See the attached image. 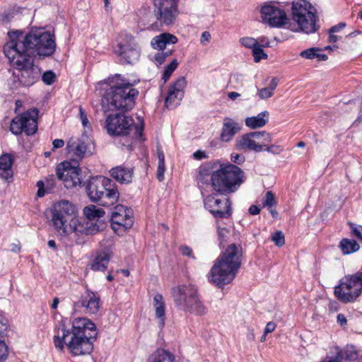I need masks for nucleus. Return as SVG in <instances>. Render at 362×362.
I'll return each instance as SVG.
<instances>
[{
	"instance_id": "69168bd1",
	"label": "nucleus",
	"mask_w": 362,
	"mask_h": 362,
	"mask_svg": "<svg viewBox=\"0 0 362 362\" xmlns=\"http://www.w3.org/2000/svg\"><path fill=\"white\" fill-rule=\"evenodd\" d=\"M240 96V95L237 92H229L228 93V97L233 100H235Z\"/></svg>"
},
{
	"instance_id": "4468645a",
	"label": "nucleus",
	"mask_w": 362,
	"mask_h": 362,
	"mask_svg": "<svg viewBox=\"0 0 362 362\" xmlns=\"http://www.w3.org/2000/svg\"><path fill=\"white\" fill-rule=\"evenodd\" d=\"M115 53L123 63L133 64L140 57L141 48L132 35H121L114 48Z\"/></svg>"
},
{
	"instance_id": "7ed1b4c3",
	"label": "nucleus",
	"mask_w": 362,
	"mask_h": 362,
	"mask_svg": "<svg viewBox=\"0 0 362 362\" xmlns=\"http://www.w3.org/2000/svg\"><path fill=\"white\" fill-rule=\"evenodd\" d=\"M8 36L9 41L4 47L20 54L46 58L56 51L54 33L44 28H32L25 34L19 30L13 31L8 33Z\"/></svg>"
},
{
	"instance_id": "6ab92c4d",
	"label": "nucleus",
	"mask_w": 362,
	"mask_h": 362,
	"mask_svg": "<svg viewBox=\"0 0 362 362\" xmlns=\"http://www.w3.org/2000/svg\"><path fill=\"white\" fill-rule=\"evenodd\" d=\"M178 0H155L154 13L160 23L171 25L178 13Z\"/></svg>"
},
{
	"instance_id": "7c9ffc66",
	"label": "nucleus",
	"mask_w": 362,
	"mask_h": 362,
	"mask_svg": "<svg viewBox=\"0 0 362 362\" xmlns=\"http://www.w3.org/2000/svg\"><path fill=\"white\" fill-rule=\"evenodd\" d=\"M7 330V320L3 317H0V362L4 361L8 354V346L4 340V334Z\"/></svg>"
},
{
	"instance_id": "ea45409f",
	"label": "nucleus",
	"mask_w": 362,
	"mask_h": 362,
	"mask_svg": "<svg viewBox=\"0 0 362 362\" xmlns=\"http://www.w3.org/2000/svg\"><path fill=\"white\" fill-rule=\"evenodd\" d=\"M79 119L84 129V132L82 134H88L91 132V125L88 119L86 113L82 107H79Z\"/></svg>"
},
{
	"instance_id": "a878e982",
	"label": "nucleus",
	"mask_w": 362,
	"mask_h": 362,
	"mask_svg": "<svg viewBox=\"0 0 362 362\" xmlns=\"http://www.w3.org/2000/svg\"><path fill=\"white\" fill-rule=\"evenodd\" d=\"M241 129V126L230 118H225L223 120L222 131L220 135L221 140L228 142Z\"/></svg>"
},
{
	"instance_id": "39448f33",
	"label": "nucleus",
	"mask_w": 362,
	"mask_h": 362,
	"mask_svg": "<svg viewBox=\"0 0 362 362\" xmlns=\"http://www.w3.org/2000/svg\"><path fill=\"white\" fill-rule=\"evenodd\" d=\"M242 248L232 244L215 260L208 276L209 281L222 288L236 276L241 264Z\"/></svg>"
},
{
	"instance_id": "e2e57ef3",
	"label": "nucleus",
	"mask_w": 362,
	"mask_h": 362,
	"mask_svg": "<svg viewBox=\"0 0 362 362\" xmlns=\"http://www.w3.org/2000/svg\"><path fill=\"white\" fill-rule=\"evenodd\" d=\"M337 322L343 326L344 325L346 324V317L344 316V315L340 313V314H338L337 315Z\"/></svg>"
},
{
	"instance_id": "9b49d317",
	"label": "nucleus",
	"mask_w": 362,
	"mask_h": 362,
	"mask_svg": "<svg viewBox=\"0 0 362 362\" xmlns=\"http://www.w3.org/2000/svg\"><path fill=\"white\" fill-rule=\"evenodd\" d=\"M105 127L111 136H126L134 130V136L140 138L144 129V123L134 126L131 117L122 114H115L108 115Z\"/></svg>"
},
{
	"instance_id": "6e6d98bb",
	"label": "nucleus",
	"mask_w": 362,
	"mask_h": 362,
	"mask_svg": "<svg viewBox=\"0 0 362 362\" xmlns=\"http://www.w3.org/2000/svg\"><path fill=\"white\" fill-rule=\"evenodd\" d=\"M192 156L195 160H200L207 158L206 152L204 151H201V150H198V151H195L193 153Z\"/></svg>"
},
{
	"instance_id": "f257e3e1",
	"label": "nucleus",
	"mask_w": 362,
	"mask_h": 362,
	"mask_svg": "<svg viewBox=\"0 0 362 362\" xmlns=\"http://www.w3.org/2000/svg\"><path fill=\"white\" fill-rule=\"evenodd\" d=\"M98 337L96 325L87 317H76L69 329L63 322L54 329L53 342L55 348L64 351L66 348L73 356L90 354L93 350V343Z\"/></svg>"
},
{
	"instance_id": "4be33fe9",
	"label": "nucleus",
	"mask_w": 362,
	"mask_h": 362,
	"mask_svg": "<svg viewBox=\"0 0 362 362\" xmlns=\"http://www.w3.org/2000/svg\"><path fill=\"white\" fill-rule=\"evenodd\" d=\"M101 300L99 294L90 289H86L81 294V298L74 304V309L78 307H83L86 312L90 315H96L101 308Z\"/></svg>"
},
{
	"instance_id": "3c124183",
	"label": "nucleus",
	"mask_w": 362,
	"mask_h": 362,
	"mask_svg": "<svg viewBox=\"0 0 362 362\" xmlns=\"http://www.w3.org/2000/svg\"><path fill=\"white\" fill-rule=\"evenodd\" d=\"M217 233L220 244H223L228 235V230L224 228H218Z\"/></svg>"
},
{
	"instance_id": "13d9d810",
	"label": "nucleus",
	"mask_w": 362,
	"mask_h": 362,
	"mask_svg": "<svg viewBox=\"0 0 362 362\" xmlns=\"http://www.w3.org/2000/svg\"><path fill=\"white\" fill-rule=\"evenodd\" d=\"M346 26V23H339V24L336 25H334L332 26L330 30H329V32L330 33H338L339 32L341 29H343L344 28H345Z\"/></svg>"
},
{
	"instance_id": "393cba45",
	"label": "nucleus",
	"mask_w": 362,
	"mask_h": 362,
	"mask_svg": "<svg viewBox=\"0 0 362 362\" xmlns=\"http://www.w3.org/2000/svg\"><path fill=\"white\" fill-rule=\"evenodd\" d=\"M111 252L108 250H100L96 252L90 263V267L95 272H105L109 264Z\"/></svg>"
},
{
	"instance_id": "774afa93",
	"label": "nucleus",
	"mask_w": 362,
	"mask_h": 362,
	"mask_svg": "<svg viewBox=\"0 0 362 362\" xmlns=\"http://www.w3.org/2000/svg\"><path fill=\"white\" fill-rule=\"evenodd\" d=\"M321 362H339V359L336 358L332 357H327L324 360H322Z\"/></svg>"
},
{
	"instance_id": "20e7f679",
	"label": "nucleus",
	"mask_w": 362,
	"mask_h": 362,
	"mask_svg": "<svg viewBox=\"0 0 362 362\" xmlns=\"http://www.w3.org/2000/svg\"><path fill=\"white\" fill-rule=\"evenodd\" d=\"M110 86L101 100L105 112L110 110L129 111L134 106L138 90L121 75L116 74L107 79Z\"/></svg>"
},
{
	"instance_id": "bb28decb",
	"label": "nucleus",
	"mask_w": 362,
	"mask_h": 362,
	"mask_svg": "<svg viewBox=\"0 0 362 362\" xmlns=\"http://www.w3.org/2000/svg\"><path fill=\"white\" fill-rule=\"evenodd\" d=\"M177 38L176 36L168 33H161L154 37L151 42V47L155 49L163 50L169 45L177 43Z\"/></svg>"
},
{
	"instance_id": "2f4dec72",
	"label": "nucleus",
	"mask_w": 362,
	"mask_h": 362,
	"mask_svg": "<svg viewBox=\"0 0 362 362\" xmlns=\"http://www.w3.org/2000/svg\"><path fill=\"white\" fill-rule=\"evenodd\" d=\"M54 179V176L52 175L46 180L45 182L42 180H39L37 182L38 197H43L46 193H50L52 191L55 186Z\"/></svg>"
},
{
	"instance_id": "0eeeda50",
	"label": "nucleus",
	"mask_w": 362,
	"mask_h": 362,
	"mask_svg": "<svg viewBox=\"0 0 362 362\" xmlns=\"http://www.w3.org/2000/svg\"><path fill=\"white\" fill-rule=\"evenodd\" d=\"M4 53L9 64L19 71L18 81L11 84L12 89H16L19 86L30 87L40 80L41 69L38 65L34 64L31 56L20 54L4 47Z\"/></svg>"
},
{
	"instance_id": "052dcab7",
	"label": "nucleus",
	"mask_w": 362,
	"mask_h": 362,
	"mask_svg": "<svg viewBox=\"0 0 362 362\" xmlns=\"http://www.w3.org/2000/svg\"><path fill=\"white\" fill-rule=\"evenodd\" d=\"M258 41V43H262L261 46L263 47H270L269 42L267 38L264 36L259 37L258 39H256Z\"/></svg>"
},
{
	"instance_id": "c756f323",
	"label": "nucleus",
	"mask_w": 362,
	"mask_h": 362,
	"mask_svg": "<svg viewBox=\"0 0 362 362\" xmlns=\"http://www.w3.org/2000/svg\"><path fill=\"white\" fill-rule=\"evenodd\" d=\"M269 115V112L263 111L257 116L247 117L245 125L252 129L263 127L268 122Z\"/></svg>"
},
{
	"instance_id": "f03ea898",
	"label": "nucleus",
	"mask_w": 362,
	"mask_h": 362,
	"mask_svg": "<svg viewBox=\"0 0 362 362\" xmlns=\"http://www.w3.org/2000/svg\"><path fill=\"white\" fill-rule=\"evenodd\" d=\"M243 178V172L237 165L214 160L199 167L197 180L202 194V189L207 187L218 193L226 194L235 192Z\"/></svg>"
},
{
	"instance_id": "5701e85b",
	"label": "nucleus",
	"mask_w": 362,
	"mask_h": 362,
	"mask_svg": "<svg viewBox=\"0 0 362 362\" xmlns=\"http://www.w3.org/2000/svg\"><path fill=\"white\" fill-rule=\"evenodd\" d=\"M186 80L180 77L171 84L165 98V105L169 109H173L180 105L184 96V89L186 86Z\"/></svg>"
},
{
	"instance_id": "c85d7f7f",
	"label": "nucleus",
	"mask_w": 362,
	"mask_h": 362,
	"mask_svg": "<svg viewBox=\"0 0 362 362\" xmlns=\"http://www.w3.org/2000/svg\"><path fill=\"white\" fill-rule=\"evenodd\" d=\"M13 158L10 154L6 153L0 156V177L8 180L13 177Z\"/></svg>"
},
{
	"instance_id": "680f3d73",
	"label": "nucleus",
	"mask_w": 362,
	"mask_h": 362,
	"mask_svg": "<svg viewBox=\"0 0 362 362\" xmlns=\"http://www.w3.org/2000/svg\"><path fill=\"white\" fill-rule=\"evenodd\" d=\"M248 211L251 215H257L260 212V209L259 206H257L256 205H252L250 206Z\"/></svg>"
},
{
	"instance_id": "aec40b11",
	"label": "nucleus",
	"mask_w": 362,
	"mask_h": 362,
	"mask_svg": "<svg viewBox=\"0 0 362 362\" xmlns=\"http://www.w3.org/2000/svg\"><path fill=\"white\" fill-rule=\"evenodd\" d=\"M111 225L116 233L124 232L130 228L134 223L132 209L118 204L114 207L111 215Z\"/></svg>"
},
{
	"instance_id": "f704fd0d",
	"label": "nucleus",
	"mask_w": 362,
	"mask_h": 362,
	"mask_svg": "<svg viewBox=\"0 0 362 362\" xmlns=\"http://www.w3.org/2000/svg\"><path fill=\"white\" fill-rule=\"evenodd\" d=\"M83 214L88 220L95 221L105 215V211L102 208L90 204L84 208Z\"/></svg>"
},
{
	"instance_id": "f8f14e48",
	"label": "nucleus",
	"mask_w": 362,
	"mask_h": 362,
	"mask_svg": "<svg viewBox=\"0 0 362 362\" xmlns=\"http://www.w3.org/2000/svg\"><path fill=\"white\" fill-rule=\"evenodd\" d=\"M362 292V272L343 278L334 288L336 297L343 303L355 301Z\"/></svg>"
},
{
	"instance_id": "49530a36",
	"label": "nucleus",
	"mask_w": 362,
	"mask_h": 362,
	"mask_svg": "<svg viewBox=\"0 0 362 362\" xmlns=\"http://www.w3.org/2000/svg\"><path fill=\"white\" fill-rule=\"evenodd\" d=\"M171 54H172L171 50H168L166 52H158L154 56L155 63L157 64L158 65L162 64L165 62V59L168 57H169Z\"/></svg>"
},
{
	"instance_id": "72a5a7b5",
	"label": "nucleus",
	"mask_w": 362,
	"mask_h": 362,
	"mask_svg": "<svg viewBox=\"0 0 362 362\" xmlns=\"http://www.w3.org/2000/svg\"><path fill=\"white\" fill-rule=\"evenodd\" d=\"M301 57L307 59H317V61H326L327 56L321 53V49L317 47H311L300 52L299 54Z\"/></svg>"
},
{
	"instance_id": "412c9836",
	"label": "nucleus",
	"mask_w": 362,
	"mask_h": 362,
	"mask_svg": "<svg viewBox=\"0 0 362 362\" xmlns=\"http://www.w3.org/2000/svg\"><path fill=\"white\" fill-rule=\"evenodd\" d=\"M204 207L216 218H228L232 214L229 199L218 198L216 194H210L204 199Z\"/></svg>"
},
{
	"instance_id": "ddd939ff",
	"label": "nucleus",
	"mask_w": 362,
	"mask_h": 362,
	"mask_svg": "<svg viewBox=\"0 0 362 362\" xmlns=\"http://www.w3.org/2000/svg\"><path fill=\"white\" fill-rule=\"evenodd\" d=\"M272 141L270 134L265 131L245 134L235 141V147L240 151L261 152Z\"/></svg>"
},
{
	"instance_id": "338daca9",
	"label": "nucleus",
	"mask_w": 362,
	"mask_h": 362,
	"mask_svg": "<svg viewBox=\"0 0 362 362\" xmlns=\"http://www.w3.org/2000/svg\"><path fill=\"white\" fill-rule=\"evenodd\" d=\"M334 33H330L329 35V41L330 42H335L338 40V37L334 34Z\"/></svg>"
},
{
	"instance_id": "9d476101",
	"label": "nucleus",
	"mask_w": 362,
	"mask_h": 362,
	"mask_svg": "<svg viewBox=\"0 0 362 362\" xmlns=\"http://www.w3.org/2000/svg\"><path fill=\"white\" fill-rule=\"evenodd\" d=\"M293 20L297 23L298 28L291 29L293 31L301 30L306 34L313 33L317 30L315 8L305 0H298L292 5Z\"/></svg>"
},
{
	"instance_id": "1a4fd4ad",
	"label": "nucleus",
	"mask_w": 362,
	"mask_h": 362,
	"mask_svg": "<svg viewBox=\"0 0 362 362\" xmlns=\"http://www.w3.org/2000/svg\"><path fill=\"white\" fill-rule=\"evenodd\" d=\"M175 305L186 313L202 315L206 308L200 300L197 288L190 284H182L172 290Z\"/></svg>"
},
{
	"instance_id": "c03bdc74",
	"label": "nucleus",
	"mask_w": 362,
	"mask_h": 362,
	"mask_svg": "<svg viewBox=\"0 0 362 362\" xmlns=\"http://www.w3.org/2000/svg\"><path fill=\"white\" fill-rule=\"evenodd\" d=\"M240 42L243 46L252 49L259 44L256 39L251 37H242L240 39Z\"/></svg>"
},
{
	"instance_id": "79ce46f5",
	"label": "nucleus",
	"mask_w": 362,
	"mask_h": 362,
	"mask_svg": "<svg viewBox=\"0 0 362 362\" xmlns=\"http://www.w3.org/2000/svg\"><path fill=\"white\" fill-rule=\"evenodd\" d=\"M276 205V200L274 194L271 191L267 192L263 199L262 206L272 208L273 206H275Z\"/></svg>"
},
{
	"instance_id": "4c0bfd02",
	"label": "nucleus",
	"mask_w": 362,
	"mask_h": 362,
	"mask_svg": "<svg viewBox=\"0 0 362 362\" xmlns=\"http://www.w3.org/2000/svg\"><path fill=\"white\" fill-rule=\"evenodd\" d=\"M278 85V80L273 78L269 83L268 87L260 88L257 90V95L259 99L265 100L271 98L274 95V92Z\"/></svg>"
},
{
	"instance_id": "6e6552de",
	"label": "nucleus",
	"mask_w": 362,
	"mask_h": 362,
	"mask_svg": "<svg viewBox=\"0 0 362 362\" xmlns=\"http://www.w3.org/2000/svg\"><path fill=\"white\" fill-rule=\"evenodd\" d=\"M86 192L91 202L103 206L114 205L119 197L116 184L104 176L91 177L86 185Z\"/></svg>"
},
{
	"instance_id": "a18cd8bd",
	"label": "nucleus",
	"mask_w": 362,
	"mask_h": 362,
	"mask_svg": "<svg viewBox=\"0 0 362 362\" xmlns=\"http://www.w3.org/2000/svg\"><path fill=\"white\" fill-rule=\"evenodd\" d=\"M272 240L278 247H281L285 243L284 235L281 231H276L272 236Z\"/></svg>"
},
{
	"instance_id": "37998d69",
	"label": "nucleus",
	"mask_w": 362,
	"mask_h": 362,
	"mask_svg": "<svg viewBox=\"0 0 362 362\" xmlns=\"http://www.w3.org/2000/svg\"><path fill=\"white\" fill-rule=\"evenodd\" d=\"M252 52L255 62H259L261 59L267 58V54L264 52L259 44L253 48Z\"/></svg>"
},
{
	"instance_id": "8fccbe9b",
	"label": "nucleus",
	"mask_w": 362,
	"mask_h": 362,
	"mask_svg": "<svg viewBox=\"0 0 362 362\" xmlns=\"http://www.w3.org/2000/svg\"><path fill=\"white\" fill-rule=\"evenodd\" d=\"M211 40V35L209 31H204L200 37V44L202 46H206L208 43L210 42Z\"/></svg>"
},
{
	"instance_id": "dca6fc26",
	"label": "nucleus",
	"mask_w": 362,
	"mask_h": 362,
	"mask_svg": "<svg viewBox=\"0 0 362 362\" xmlns=\"http://www.w3.org/2000/svg\"><path fill=\"white\" fill-rule=\"evenodd\" d=\"M38 111L30 109L12 119L10 125L11 132L18 135L25 132L27 135L34 134L37 129Z\"/></svg>"
},
{
	"instance_id": "864d4df0",
	"label": "nucleus",
	"mask_w": 362,
	"mask_h": 362,
	"mask_svg": "<svg viewBox=\"0 0 362 362\" xmlns=\"http://www.w3.org/2000/svg\"><path fill=\"white\" fill-rule=\"evenodd\" d=\"M180 251L183 255L194 258L192 250L189 247L182 245L180 247Z\"/></svg>"
},
{
	"instance_id": "b1692460",
	"label": "nucleus",
	"mask_w": 362,
	"mask_h": 362,
	"mask_svg": "<svg viewBox=\"0 0 362 362\" xmlns=\"http://www.w3.org/2000/svg\"><path fill=\"white\" fill-rule=\"evenodd\" d=\"M110 176L120 184H129L132 182L134 170L133 168L124 165L112 168L110 170Z\"/></svg>"
},
{
	"instance_id": "473e14b6",
	"label": "nucleus",
	"mask_w": 362,
	"mask_h": 362,
	"mask_svg": "<svg viewBox=\"0 0 362 362\" xmlns=\"http://www.w3.org/2000/svg\"><path fill=\"white\" fill-rule=\"evenodd\" d=\"M174 356L164 349H158L151 354L147 362H174Z\"/></svg>"
},
{
	"instance_id": "a211bd4d",
	"label": "nucleus",
	"mask_w": 362,
	"mask_h": 362,
	"mask_svg": "<svg viewBox=\"0 0 362 362\" xmlns=\"http://www.w3.org/2000/svg\"><path fill=\"white\" fill-rule=\"evenodd\" d=\"M80 172L77 163L74 161L73 164L69 161H64L56 168L58 179L64 182L66 188H72L81 183Z\"/></svg>"
},
{
	"instance_id": "f3484780",
	"label": "nucleus",
	"mask_w": 362,
	"mask_h": 362,
	"mask_svg": "<svg viewBox=\"0 0 362 362\" xmlns=\"http://www.w3.org/2000/svg\"><path fill=\"white\" fill-rule=\"evenodd\" d=\"M93 148V141L86 134H82L81 138H70L66 144L67 154L76 163L83 157L91 155Z\"/></svg>"
},
{
	"instance_id": "a19ab883",
	"label": "nucleus",
	"mask_w": 362,
	"mask_h": 362,
	"mask_svg": "<svg viewBox=\"0 0 362 362\" xmlns=\"http://www.w3.org/2000/svg\"><path fill=\"white\" fill-rule=\"evenodd\" d=\"M177 66V62L176 59H174L165 68V70L163 74L162 79L163 80V83H165L170 77L173 71L176 69Z\"/></svg>"
},
{
	"instance_id": "de8ad7c7",
	"label": "nucleus",
	"mask_w": 362,
	"mask_h": 362,
	"mask_svg": "<svg viewBox=\"0 0 362 362\" xmlns=\"http://www.w3.org/2000/svg\"><path fill=\"white\" fill-rule=\"evenodd\" d=\"M41 77L45 84L51 85L54 81L55 74L52 71H48L41 74Z\"/></svg>"
},
{
	"instance_id": "0e129e2a",
	"label": "nucleus",
	"mask_w": 362,
	"mask_h": 362,
	"mask_svg": "<svg viewBox=\"0 0 362 362\" xmlns=\"http://www.w3.org/2000/svg\"><path fill=\"white\" fill-rule=\"evenodd\" d=\"M357 35H360L362 38V32L361 31H359V30H355L351 33H349V35H347L345 37L346 40H349V38H351V37H354Z\"/></svg>"
},
{
	"instance_id": "423d86ee",
	"label": "nucleus",
	"mask_w": 362,
	"mask_h": 362,
	"mask_svg": "<svg viewBox=\"0 0 362 362\" xmlns=\"http://www.w3.org/2000/svg\"><path fill=\"white\" fill-rule=\"evenodd\" d=\"M49 221L57 234L62 238L82 230L81 222L76 217V209L67 200L62 199L52 205Z\"/></svg>"
},
{
	"instance_id": "58836bf2",
	"label": "nucleus",
	"mask_w": 362,
	"mask_h": 362,
	"mask_svg": "<svg viewBox=\"0 0 362 362\" xmlns=\"http://www.w3.org/2000/svg\"><path fill=\"white\" fill-rule=\"evenodd\" d=\"M157 156L158 159L157 178L159 181H163L164 179V173L165 170V156L160 149L157 150Z\"/></svg>"
},
{
	"instance_id": "4d7b16f0",
	"label": "nucleus",
	"mask_w": 362,
	"mask_h": 362,
	"mask_svg": "<svg viewBox=\"0 0 362 362\" xmlns=\"http://www.w3.org/2000/svg\"><path fill=\"white\" fill-rule=\"evenodd\" d=\"M276 327V325L274 322H268L264 329L265 334H268L269 333H271L273 331H274Z\"/></svg>"
},
{
	"instance_id": "bf43d9fd",
	"label": "nucleus",
	"mask_w": 362,
	"mask_h": 362,
	"mask_svg": "<svg viewBox=\"0 0 362 362\" xmlns=\"http://www.w3.org/2000/svg\"><path fill=\"white\" fill-rule=\"evenodd\" d=\"M53 145V150H55L57 148H59L64 146V141L63 139H56L52 142Z\"/></svg>"
},
{
	"instance_id": "cd10ccee",
	"label": "nucleus",
	"mask_w": 362,
	"mask_h": 362,
	"mask_svg": "<svg viewBox=\"0 0 362 362\" xmlns=\"http://www.w3.org/2000/svg\"><path fill=\"white\" fill-rule=\"evenodd\" d=\"M153 305L158 327L163 329L165 324V303L162 295L158 293L154 296Z\"/></svg>"
},
{
	"instance_id": "e433bc0d",
	"label": "nucleus",
	"mask_w": 362,
	"mask_h": 362,
	"mask_svg": "<svg viewBox=\"0 0 362 362\" xmlns=\"http://www.w3.org/2000/svg\"><path fill=\"white\" fill-rule=\"evenodd\" d=\"M100 225H102V223L99 222L98 220H88L86 223V226L81 223V226L82 228L81 231H75L74 233H76V235H78V233L93 235L99 231Z\"/></svg>"
},
{
	"instance_id": "09e8293b",
	"label": "nucleus",
	"mask_w": 362,
	"mask_h": 362,
	"mask_svg": "<svg viewBox=\"0 0 362 362\" xmlns=\"http://www.w3.org/2000/svg\"><path fill=\"white\" fill-rule=\"evenodd\" d=\"M352 233L362 243V226L351 224Z\"/></svg>"
},
{
	"instance_id": "c9c22d12",
	"label": "nucleus",
	"mask_w": 362,
	"mask_h": 362,
	"mask_svg": "<svg viewBox=\"0 0 362 362\" xmlns=\"http://www.w3.org/2000/svg\"><path fill=\"white\" fill-rule=\"evenodd\" d=\"M339 247L344 255H349L359 250V245L354 240L344 238L340 241Z\"/></svg>"
},
{
	"instance_id": "2eb2a0df",
	"label": "nucleus",
	"mask_w": 362,
	"mask_h": 362,
	"mask_svg": "<svg viewBox=\"0 0 362 362\" xmlns=\"http://www.w3.org/2000/svg\"><path fill=\"white\" fill-rule=\"evenodd\" d=\"M260 17L263 23L272 28H283L288 21L284 9L278 3L273 1L267 2L262 6Z\"/></svg>"
},
{
	"instance_id": "5fc2aeb1",
	"label": "nucleus",
	"mask_w": 362,
	"mask_h": 362,
	"mask_svg": "<svg viewBox=\"0 0 362 362\" xmlns=\"http://www.w3.org/2000/svg\"><path fill=\"white\" fill-rule=\"evenodd\" d=\"M267 152L274 154H279L282 151V148L279 146L271 145L267 147L265 149Z\"/></svg>"
},
{
	"instance_id": "603ef678",
	"label": "nucleus",
	"mask_w": 362,
	"mask_h": 362,
	"mask_svg": "<svg viewBox=\"0 0 362 362\" xmlns=\"http://www.w3.org/2000/svg\"><path fill=\"white\" fill-rule=\"evenodd\" d=\"M230 159L233 163L239 165L243 163L245 160V156L243 155L235 153H231Z\"/></svg>"
}]
</instances>
